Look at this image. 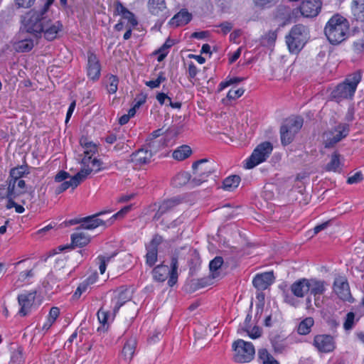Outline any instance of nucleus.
Listing matches in <instances>:
<instances>
[{
    "label": "nucleus",
    "instance_id": "f257e3e1",
    "mask_svg": "<svg viewBox=\"0 0 364 364\" xmlns=\"http://www.w3.org/2000/svg\"><path fill=\"white\" fill-rule=\"evenodd\" d=\"M50 2H48L40 11H31L25 19V28L36 38L42 35L48 41H53L63 29V24L59 21H53L48 18L46 13Z\"/></svg>",
    "mask_w": 364,
    "mask_h": 364
},
{
    "label": "nucleus",
    "instance_id": "f03ea898",
    "mask_svg": "<svg viewBox=\"0 0 364 364\" xmlns=\"http://www.w3.org/2000/svg\"><path fill=\"white\" fill-rule=\"evenodd\" d=\"M132 291L129 289L121 287L113 294L109 300H106L97 311V318L100 323L105 325L112 321L119 309L130 301Z\"/></svg>",
    "mask_w": 364,
    "mask_h": 364
},
{
    "label": "nucleus",
    "instance_id": "7ed1b4c3",
    "mask_svg": "<svg viewBox=\"0 0 364 364\" xmlns=\"http://www.w3.org/2000/svg\"><path fill=\"white\" fill-rule=\"evenodd\" d=\"M324 33L331 44L342 43L349 34L348 20L339 14L333 16L324 28Z\"/></svg>",
    "mask_w": 364,
    "mask_h": 364
},
{
    "label": "nucleus",
    "instance_id": "20e7f679",
    "mask_svg": "<svg viewBox=\"0 0 364 364\" xmlns=\"http://www.w3.org/2000/svg\"><path fill=\"white\" fill-rule=\"evenodd\" d=\"M360 80L361 73L360 71L347 75L345 80L338 84L332 91V98L338 102L343 100L351 99Z\"/></svg>",
    "mask_w": 364,
    "mask_h": 364
},
{
    "label": "nucleus",
    "instance_id": "39448f33",
    "mask_svg": "<svg viewBox=\"0 0 364 364\" xmlns=\"http://www.w3.org/2000/svg\"><path fill=\"white\" fill-rule=\"evenodd\" d=\"M232 359L235 363H246L255 358V349L252 343L238 339L232 344Z\"/></svg>",
    "mask_w": 364,
    "mask_h": 364
},
{
    "label": "nucleus",
    "instance_id": "423d86ee",
    "mask_svg": "<svg viewBox=\"0 0 364 364\" xmlns=\"http://www.w3.org/2000/svg\"><path fill=\"white\" fill-rule=\"evenodd\" d=\"M307 28L301 25L294 26L286 37L287 44L291 53H298L305 45L307 41Z\"/></svg>",
    "mask_w": 364,
    "mask_h": 364
},
{
    "label": "nucleus",
    "instance_id": "0eeeda50",
    "mask_svg": "<svg viewBox=\"0 0 364 364\" xmlns=\"http://www.w3.org/2000/svg\"><path fill=\"white\" fill-rule=\"evenodd\" d=\"M193 178L191 184L199 186L206 181L208 178L214 172V163L203 159L193 164Z\"/></svg>",
    "mask_w": 364,
    "mask_h": 364
},
{
    "label": "nucleus",
    "instance_id": "6e6552de",
    "mask_svg": "<svg viewBox=\"0 0 364 364\" xmlns=\"http://www.w3.org/2000/svg\"><path fill=\"white\" fill-rule=\"evenodd\" d=\"M178 259L176 257H172L171 262V269L167 265H159L153 269V276L155 280L158 282L165 281L168 276L169 279L168 284L173 287L178 280Z\"/></svg>",
    "mask_w": 364,
    "mask_h": 364
},
{
    "label": "nucleus",
    "instance_id": "1a4fd4ad",
    "mask_svg": "<svg viewBox=\"0 0 364 364\" xmlns=\"http://www.w3.org/2000/svg\"><path fill=\"white\" fill-rule=\"evenodd\" d=\"M303 125V119L295 117L286 119L280 128L281 141L284 146L289 144Z\"/></svg>",
    "mask_w": 364,
    "mask_h": 364
},
{
    "label": "nucleus",
    "instance_id": "9d476101",
    "mask_svg": "<svg viewBox=\"0 0 364 364\" xmlns=\"http://www.w3.org/2000/svg\"><path fill=\"white\" fill-rule=\"evenodd\" d=\"M272 150L273 146L269 141H264L258 144L253 150L250 156L246 159L245 167L250 169L265 161Z\"/></svg>",
    "mask_w": 364,
    "mask_h": 364
},
{
    "label": "nucleus",
    "instance_id": "9b49d317",
    "mask_svg": "<svg viewBox=\"0 0 364 364\" xmlns=\"http://www.w3.org/2000/svg\"><path fill=\"white\" fill-rule=\"evenodd\" d=\"M84 157L82 159V167L80 171L77 173L80 179L83 181L87 178L88 175L92 173V168L93 167V158L92 154L97 151L95 144L92 142L85 143L84 144Z\"/></svg>",
    "mask_w": 364,
    "mask_h": 364
},
{
    "label": "nucleus",
    "instance_id": "f8f14e48",
    "mask_svg": "<svg viewBox=\"0 0 364 364\" xmlns=\"http://www.w3.org/2000/svg\"><path fill=\"white\" fill-rule=\"evenodd\" d=\"M350 128L348 124H339L331 131L324 134V145L326 148H331L346 137Z\"/></svg>",
    "mask_w": 364,
    "mask_h": 364
},
{
    "label": "nucleus",
    "instance_id": "ddd939ff",
    "mask_svg": "<svg viewBox=\"0 0 364 364\" xmlns=\"http://www.w3.org/2000/svg\"><path fill=\"white\" fill-rule=\"evenodd\" d=\"M108 212H100L92 216L81 218L79 220L72 222V224L81 223L80 228L85 230H92L101 225H108L107 220L99 218V216L103 215Z\"/></svg>",
    "mask_w": 364,
    "mask_h": 364
},
{
    "label": "nucleus",
    "instance_id": "4468645a",
    "mask_svg": "<svg viewBox=\"0 0 364 364\" xmlns=\"http://www.w3.org/2000/svg\"><path fill=\"white\" fill-rule=\"evenodd\" d=\"M314 346L321 353L331 352L336 348L333 336L326 334L316 336L314 339Z\"/></svg>",
    "mask_w": 364,
    "mask_h": 364
},
{
    "label": "nucleus",
    "instance_id": "2eb2a0df",
    "mask_svg": "<svg viewBox=\"0 0 364 364\" xmlns=\"http://www.w3.org/2000/svg\"><path fill=\"white\" fill-rule=\"evenodd\" d=\"M327 286L328 284L323 280L315 278L308 279L309 292L314 296L316 306H319V296L324 294Z\"/></svg>",
    "mask_w": 364,
    "mask_h": 364
},
{
    "label": "nucleus",
    "instance_id": "dca6fc26",
    "mask_svg": "<svg viewBox=\"0 0 364 364\" xmlns=\"http://www.w3.org/2000/svg\"><path fill=\"white\" fill-rule=\"evenodd\" d=\"M162 241L163 237L159 235H156L146 246L147 252L146 255V262L149 266L152 267L155 264L157 260L158 246Z\"/></svg>",
    "mask_w": 364,
    "mask_h": 364
},
{
    "label": "nucleus",
    "instance_id": "f3484780",
    "mask_svg": "<svg viewBox=\"0 0 364 364\" xmlns=\"http://www.w3.org/2000/svg\"><path fill=\"white\" fill-rule=\"evenodd\" d=\"M35 299L36 291L25 292L18 296V303L20 306L18 314L21 316H25L30 312Z\"/></svg>",
    "mask_w": 364,
    "mask_h": 364
},
{
    "label": "nucleus",
    "instance_id": "a211bd4d",
    "mask_svg": "<svg viewBox=\"0 0 364 364\" xmlns=\"http://www.w3.org/2000/svg\"><path fill=\"white\" fill-rule=\"evenodd\" d=\"M321 0H304L300 6L301 13L306 17L316 16L321 9Z\"/></svg>",
    "mask_w": 364,
    "mask_h": 364
},
{
    "label": "nucleus",
    "instance_id": "6ab92c4d",
    "mask_svg": "<svg viewBox=\"0 0 364 364\" xmlns=\"http://www.w3.org/2000/svg\"><path fill=\"white\" fill-rule=\"evenodd\" d=\"M148 9L152 15L161 21H164L169 15L164 0H149Z\"/></svg>",
    "mask_w": 364,
    "mask_h": 364
},
{
    "label": "nucleus",
    "instance_id": "aec40b11",
    "mask_svg": "<svg viewBox=\"0 0 364 364\" xmlns=\"http://www.w3.org/2000/svg\"><path fill=\"white\" fill-rule=\"evenodd\" d=\"M333 291L341 299L348 301H351L352 296L348 283L343 278H337L335 279Z\"/></svg>",
    "mask_w": 364,
    "mask_h": 364
},
{
    "label": "nucleus",
    "instance_id": "412c9836",
    "mask_svg": "<svg viewBox=\"0 0 364 364\" xmlns=\"http://www.w3.org/2000/svg\"><path fill=\"white\" fill-rule=\"evenodd\" d=\"M274 281L272 272H267L257 274L252 281L254 287L258 290L267 289Z\"/></svg>",
    "mask_w": 364,
    "mask_h": 364
},
{
    "label": "nucleus",
    "instance_id": "4be33fe9",
    "mask_svg": "<svg viewBox=\"0 0 364 364\" xmlns=\"http://www.w3.org/2000/svg\"><path fill=\"white\" fill-rule=\"evenodd\" d=\"M100 65L97 56L90 53L88 54L87 75L92 80L98 79L100 75Z\"/></svg>",
    "mask_w": 364,
    "mask_h": 364
},
{
    "label": "nucleus",
    "instance_id": "5701e85b",
    "mask_svg": "<svg viewBox=\"0 0 364 364\" xmlns=\"http://www.w3.org/2000/svg\"><path fill=\"white\" fill-rule=\"evenodd\" d=\"M152 157V152L150 150L140 149L130 156V160L136 165H144L149 163Z\"/></svg>",
    "mask_w": 364,
    "mask_h": 364
},
{
    "label": "nucleus",
    "instance_id": "b1692460",
    "mask_svg": "<svg viewBox=\"0 0 364 364\" xmlns=\"http://www.w3.org/2000/svg\"><path fill=\"white\" fill-rule=\"evenodd\" d=\"M291 291L294 296L303 298L309 292L308 279H301L291 285Z\"/></svg>",
    "mask_w": 364,
    "mask_h": 364
},
{
    "label": "nucleus",
    "instance_id": "393cba45",
    "mask_svg": "<svg viewBox=\"0 0 364 364\" xmlns=\"http://www.w3.org/2000/svg\"><path fill=\"white\" fill-rule=\"evenodd\" d=\"M136 341L134 338L128 339L124 345L122 350V357L125 363H129L134 354Z\"/></svg>",
    "mask_w": 364,
    "mask_h": 364
},
{
    "label": "nucleus",
    "instance_id": "a878e982",
    "mask_svg": "<svg viewBox=\"0 0 364 364\" xmlns=\"http://www.w3.org/2000/svg\"><path fill=\"white\" fill-rule=\"evenodd\" d=\"M180 203V200L176 198H171L166 200H164L161 203V204L159 207L158 211L154 215L153 219L154 220H158L161 218V217L171 210L175 206Z\"/></svg>",
    "mask_w": 364,
    "mask_h": 364
},
{
    "label": "nucleus",
    "instance_id": "bb28decb",
    "mask_svg": "<svg viewBox=\"0 0 364 364\" xmlns=\"http://www.w3.org/2000/svg\"><path fill=\"white\" fill-rule=\"evenodd\" d=\"M191 19V14L186 10H181L169 21L171 26L178 27L187 24Z\"/></svg>",
    "mask_w": 364,
    "mask_h": 364
},
{
    "label": "nucleus",
    "instance_id": "cd10ccee",
    "mask_svg": "<svg viewBox=\"0 0 364 364\" xmlns=\"http://www.w3.org/2000/svg\"><path fill=\"white\" fill-rule=\"evenodd\" d=\"M81 182L82 180L80 179V177H78L77 174H75L74 176L71 177L69 181H65L56 187L55 193L56 194H60L70 187L75 188Z\"/></svg>",
    "mask_w": 364,
    "mask_h": 364
},
{
    "label": "nucleus",
    "instance_id": "c85d7f7f",
    "mask_svg": "<svg viewBox=\"0 0 364 364\" xmlns=\"http://www.w3.org/2000/svg\"><path fill=\"white\" fill-rule=\"evenodd\" d=\"M223 264V259L221 257H216L210 262V278L215 279L220 277V268Z\"/></svg>",
    "mask_w": 364,
    "mask_h": 364
},
{
    "label": "nucleus",
    "instance_id": "c756f323",
    "mask_svg": "<svg viewBox=\"0 0 364 364\" xmlns=\"http://www.w3.org/2000/svg\"><path fill=\"white\" fill-rule=\"evenodd\" d=\"M352 11L357 21L364 22V0H353Z\"/></svg>",
    "mask_w": 364,
    "mask_h": 364
},
{
    "label": "nucleus",
    "instance_id": "7c9ffc66",
    "mask_svg": "<svg viewBox=\"0 0 364 364\" xmlns=\"http://www.w3.org/2000/svg\"><path fill=\"white\" fill-rule=\"evenodd\" d=\"M71 240L75 247H83L90 242V237L82 232L77 231L71 235Z\"/></svg>",
    "mask_w": 364,
    "mask_h": 364
},
{
    "label": "nucleus",
    "instance_id": "2f4dec72",
    "mask_svg": "<svg viewBox=\"0 0 364 364\" xmlns=\"http://www.w3.org/2000/svg\"><path fill=\"white\" fill-rule=\"evenodd\" d=\"M191 153L192 150L189 146L183 145L173 152L172 156L176 160L183 161L189 157Z\"/></svg>",
    "mask_w": 364,
    "mask_h": 364
},
{
    "label": "nucleus",
    "instance_id": "473e14b6",
    "mask_svg": "<svg viewBox=\"0 0 364 364\" xmlns=\"http://www.w3.org/2000/svg\"><path fill=\"white\" fill-rule=\"evenodd\" d=\"M258 358L262 364H279L265 348L258 350Z\"/></svg>",
    "mask_w": 364,
    "mask_h": 364
},
{
    "label": "nucleus",
    "instance_id": "72a5a7b5",
    "mask_svg": "<svg viewBox=\"0 0 364 364\" xmlns=\"http://www.w3.org/2000/svg\"><path fill=\"white\" fill-rule=\"evenodd\" d=\"M240 182V178L239 176L233 175L229 177H227L223 181V188L226 191H232L236 188Z\"/></svg>",
    "mask_w": 364,
    "mask_h": 364
},
{
    "label": "nucleus",
    "instance_id": "f704fd0d",
    "mask_svg": "<svg viewBox=\"0 0 364 364\" xmlns=\"http://www.w3.org/2000/svg\"><path fill=\"white\" fill-rule=\"evenodd\" d=\"M340 157L341 155L338 152L335 151L331 155V160L326 166V170L328 171H338L341 166Z\"/></svg>",
    "mask_w": 364,
    "mask_h": 364
},
{
    "label": "nucleus",
    "instance_id": "c9c22d12",
    "mask_svg": "<svg viewBox=\"0 0 364 364\" xmlns=\"http://www.w3.org/2000/svg\"><path fill=\"white\" fill-rule=\"evenodd\" d=\"M31 39L21 40L15 43V49L18 52H28L33 48Z\"/></svg>",
    "mask_w": 364,
    "mask_h": 364
},
{
    "label": "nucleus",
    "instance_id": "e433bc0d",
    "mask_svg": "<svg viewBox=\"0 0 364 364\" xmlns=\"http://www.w3.org/2000/svg\"><path fill=\"white\" fill-rule=\"evenodd\" d=\"M119 79L116 75H109L107 77L106 87L109 94H114L117 91Z\"/></svg>",
    "mask_w": 364,
    "mask_h": 364
},
{
    "label": "nucleus",
    "instance_id": "4c0bfd02",
    "mask_svg": "<svg viewBox=\"0 0 364 364\" xmlns=\"http://www.w3.org/2000/svg\"><path fill=\"white\" fill-rule=\"evenodd\" d=\"M314 325V319L311 317H308L303 320L299 325L298 333L301 335H306L310 331L311 328Z\"/></svg>",
    "mask_w": 364,
    "mask_h": 364
},
{
    "label": "nucleus",
    "instance_id": "58836bf2",
    "mask_svg": "<svg viewBox=\"0 0 364 364\" xmlns=\"http://www.w3.org/2000/svg\"><path fill=\"white\" fill-rule=\"evenodd\" d=\"M191 175L187 172H181L178 173L173 178V183L176 186L186 185L188 182L191 183Z\"/></svg>",
    "mask_w": 364,
    "mask_h": 364
},
{
    "label": "nucleus",
    "instance_id": "ea45409f",
    "mask_svg": "<svg viewBox=\"0 0 364 364\" xmlns=\"http://www.w3.org/2000/svg\"><path fill=\"white\" fill-rule=\"evenodd\" d=\"M174 42L173 40L168 38L166 42L163 44V46L157 50V53H159L158 56V61H162L168 54V49L170 48Z\"/></svg>",
    "mask_w": 364,
    "mask_h": 364
},
{
    "label": "nucleus",
    "instance_id": "a19ab883",
    "mask_svg": "<svg viewBox=\"0 0 364 364\" xmlns=\"http://www.w3.org/2000/svg\"><path fill=\"white\" fill-rule=\"evenodd\" d=\"M26 168L24 166H18L16 168H14L10 171V176L9 179H21V178L26 174Z\"/></svg>",
    "mask_w": 364,
    "mask_h": 364
},
{
    "label": "nucleus",
    "instance_id": "79ce46f5",
    "mask_svg": "<svg viewBox=\"0 0 364 364\" xmlns=\"http://www.w3.org/2000/svg\"><path fill=\"white\" fill-rule=\"evenodd\" d=\"M23 363V355L21 348H18L12 352L11 360L8 364H21Z\"/></svg>",
    "mask_w": 364,
    "mask_h": 364
},
{
    "label": "nucleus",
    "instance_id": "37998d69",
    "mask_svg": "<svg viewBox=\"0 0 364 364\" xmlns=\"http://www.w3.org/2000/svg\"><path fill=\"white\" fill-rule=\"evenodd\" d=\"M131 208L132 205H127L122 208L119 211L107 219L108 225H110L115 220L123 218L131 210Z\"/></svg>",
    "mask_w": 364,
    "mask_h": 364
},
{
    "label": "nucleus",
    "instance_id": "c03bdc74",
    "mask_svg": "<svg viewBox=\"0 0 364 364\" xmlns=\"http://www.w3.org/2000/svg\"><path fill=\"white\" fill-rule=\"evenodd\" d=\"M7 185L9 187V191L11 194L12 198H16L18 196L23 194L21 191L17 188V186L15 184V181H12L10 179L6 181Z\"/></svg>",
    "mask_w": 364,
    "mask_h": 364
},
{
    "label": "nucleus",
    "instance_id": "a18cd8bd",
    "mask_svg": "<svg viewBox=\"0 0 364 364\" xmlns=\"http://www.w3.org/2000/svg\"><path fill=\"white\" fill-rule=\"evenodd\" d=\"M245 331L247 332L251 338L255 339L261 336L262 331L257 326L251 327L250 328H245Z\"/></svg>",
    "mask_w": 364,
    "mask_h": 364
},
{
    "label": "nucleus",
    "instance_id": "49530a36",
    "mask_svg": "<svg viewBox=\"0 0 364 364\" xmlns=\"http://www.w3.org/2000/svg\"><path fill=\"white\" fill-rule=\"evenodd\" d=\"M245 90L242 88H237V89H231L227 95V97L230 100H235L240 97H241Z\"/></svg>",
    "mask_w": 364,
    "mask_h": 364
},
{
    "label": "nucleus",
    "instance_id": "de8ad7c7",
    "mask_svg": "<svg viewBox=\"0 0 364 364\" xmlns=\"http://www.w3.org/2000/svg\"><path fill=\"white\" fill-rule=\"evenodd\" d=\"M243 80V78L241 77H232L229 79L228 80L220 82V90H223L224 88L227 87L228 86H230L235 83H239Z\"/></svg>",
    "mask_w": 364,
    "mask_h": 364
},
{
    "label": "nucleus",
    "instance_id": "09e8293b",
    "mask_svg": "<svg viewBox=\"0 0 364 364\" xmlns=\"http://www.w3.org/2000/svg\"><path fill=\"white\" fill-rule=\"evenodd\" d=\"M355 318V314L353 312H349L346 315V319L344 322L343 327L346 330L352 328Z\"/></svg>",
    "mask_w": 364,
    "mask_h": 364
},
{
    "label": "nucleus",
    "instance_id": "8fccbe9b",
    "mask_svg": "<svg viewBox=\"0 0 364 364\" xmlns=\"http://www.w3.org/2000/svg\"><path fill=\"white\" fill-rule=\"evenodd\" d=\"M0 198L2 199L12 198L6 181L4 184L0 186Z\"/></svg>",
    "mask_w": 364,
    "mask_h": 364
},
{
    "label": "nucleus",
    "instance_id": "3c124183",
    "mask_svg": "<svg viewBox=\"0 0 364 364\" xmlns=\"http://www.w3.org/2000/svg\"><path fill=\"white\" fill-rule=\"evenodd\" d=\"M122 18L127 19L129 23L130 26L132 27H134L138 24V21L135 18L134 14L129 11L124 14Z\"/></svg>",
    "mask_w": 364,
    "mask_h": 364
},
{
    "label": "nucleus",
    "instance_id": "603ef678",
    "mask_svg": "<svg viewBox=\"0 0 364 364\" xmlns=\"http://www.w3.org/2000/svg\"><path fill=\"white\" fill-rule=\"evenodd\" d=\"M363 179V174L360 172H357L353 176L348 177L347 183L349 184L357 183L362 181Z\"/></svg>",
    "mask_w": 364,
    "mask_h": 364
},
{
    "label": "nucleus",
    "instance_id": "864d4df0",
    "mask_svg": "<svg viewBox=\"0 0 364 364\" xmlns=\"http://www.w3.org/2000/svg\"><path fill=\"white\" fill-rule=\"evenodd\" d=\"M60 314V309L58 307H52L50 310L48 320L54 323Z\"/></svg>",
    "mask_w": 364,
    "mask_h": 364
},
{
    "label": "nucleus",
    "instance_id": "5fc2aeb1",
    "mask_svg": "<svg viewBox=\"0 0 364 364\" xmlns=\"http://www.w3.org/2000/svg\"><path fill=\"white\" fill-rule=\"evenodd\" d=\"M68 178H70V175L68 172L65 171H60L55 175V181L58 183L64 182Z\"/></svg>",
    "mask_w": 364,
    "mask_h": 364
},
{
    "label": "nucleus",
    "instance_id": "6e6d98bb",
    "mask_svg": "<svg viewBox=\"0 0 364 364\" xmlns=\"http://www.w3.org/2000/svg\"><path fill=\"white\" fill-rule=\"evenodd\" d=\"M146 100V95L143 93L138 95L134 100L135 107L139 108L143 104L145 103Z\"/></svg>",
    "mask_w": 364,
    "mask_h": 364
},
{
    "label": "nucleus",
    "instance_id": "4d7b16f0",
    "mask_svg": "<svg viewBox=\"0 0 364 364\" xmlns=\"http://www.w3.org/2000/svg\"><path fill=\"white\" fill-rule=\"evenodd\" d=\"M33 274V268L29 270L22 271L18 275V280L24 282L27 278L32 277Z\"/></svg>",
    "mask_w": 364,
    "mask_h": 364
},
{
    "label": "nucleus",
    "instance_id": "13d9d810",
    "mask_svg": "<svg viewBox=\"0 0 364 364\" xmlns=\"http://www.w3.org/2000/svg\"><path fill=\"white\" fill-rule=\"evenodd\" d=\"M98 259L100 260V267H99L100 272L102 274L105 273V272L106 270V264L107 262L109 261L110 257L105 258L103 256H100L98 257Z\"/></svg>",
    "mask_w": 364,
    "mask_h": 364
},
{
    "label": "nucleus",
    "instance_id": "bf43d9fd",
    "mask_svg": "<svg viewBox=\"0 0 364 364\" xmlns=\"http://www.w3.org/2000/svg\"><path fill=\"white\" fill-rule=\"evenodd\" d=\"M35 1L36 0H16L18 6L23 8L31 7L34 4Z\"/></svg>",
    "mask_w": 364,
    "mask_h": 364
},
{
    "label": "nucleus",
    "instance_id": "052dcab7",
    "mask_svg": "<svg viewBox=\"0 0 364 364\" xmlns=\"http://www.w3.org/2000/svg\"><path fill=\"white\" fill-rule=\"evenodd\" d=\"M87 287V284H85V283L80 284L79 285V287L77 288L73 296L75 299H78L81 296L82 292L86 291Z\"/></svg>",
    "mask_w": 364,
    "mask_h": 364
},
{
    "label": "nucleus",
    "instance_id": "680f3d73",
    "mask_svg": "<svg viewBox=\"0 0 364 364\" xmlns=\"http://www.w3.org/2000/svg\"><path fill=\"white\" fill-rule=\"evenodd\" d=\"M272 345L274 350L277 353H282L287 348V345L282 342L274 341Z\"/></svg>",
    "mask_w": 364,
    "mask_h": 364
},
{
    "label": "nucleus",
    "instance_id": "e2e57ef3",
    "mask_svg": "<svg viewBox=\"0 0 364 364\" xmlns=\"http://www.w3.org/2000/svg\"><path fill=\"white\" fill-rule=\"evenodd\" d=\"M115 9L116 11L118 13V14L122 15V16L126 14L129 10L124 6V5L119 2L117 1L115 4Z\"/></svg>",
    "mask_w": 364,
    "mask_h": 364
},
{
    "label": "nucleus",
    "instance_id": "0e129e2a",
    "mask_svg": "<svg viewBox=\"0 0 364 364\" xmlns=\"http://www.w3.org/2000/svg\"><path fill=\"white\" fill-rule=\"evenodd\" d=\"M219 26L221 28V30H222V32L223 33V34H227L232 28V23L230 22H228V21L222 23Z\"/></svg>",
    "mask_w": 364,
    "mask_h": 364
},
{
    "label": "nucleus",
    "instance_id": "69168bd1",
    "mask_svg": "<svg viewBox=\"0 0 364 364\" xmlns=\"http://www.w3.org/2000/svg\"><path fill=\"white\" fill-rule=\"evenodd\" d=\"M198 73V69L196 66L193 63H190L188 65V77L192 79L194 78Z\"/></svg>",
    "mask_w": 364,
    "mask_h": 364
},
{
    "label": "nucleus",
    "instance_id": "338daca9",
    "mask_svg": "<svg viewBox=\"0 0 364 364\" xmlns=\"http://www.w3.org/2000/svg\"><path fill=\"white\" fill-rule=\"evenodd\" d=\"M13 182L15 181L16 186H17V188L22 192V193H24L26 192V183L23 179H17V180H13L10 179Z\"/></svg>",
    "mask_w": 364,
    "mask_h": 364
},
{
    "label": "nucleus",
    "instance_id": "774afa93",
    "mask_svg": "<svg viewBox=\"0 0 364 364\" xmlns=\"http://www.w3.org/2000/svg\"><path fill=\"white\" fill-rule=\"evenodd\" d=\"M156 100L161 105H164L166 100H170V97L164 92H159L156 95Z\"/></svg>",
    "mask_w": 364,
    "mask_h": 364
}]
</instances>
